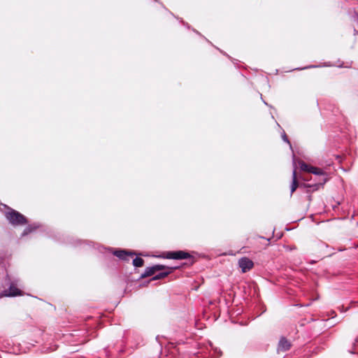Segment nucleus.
Instances as JSON below:
<instances>
[{"instance_id":"obj_4","label":"nucleus","mask_w":358,"mask_h":358,"mask_svg":"<svg viewBox=\"0 0 358 358\" xmlns=\"http://www.w3.org/2000/svg\"><path fill=\"white\" fill-rule=\"evenodd\" d=\"M164 258L177 260L192 259L191 264L194 262L192 256L188 252L184 250L169 251L165 254Z\"/></svg>"},{"instance_id":"obj_6","label":"nucleus","mask_w":358,"mask_h":358,"mask_svg":"<svg viewBox=\"0 0 358 358\" xmlns=\"http://www.w3.org/2000/svg\"><path fill=\"white\" fill-rule=\"evenodd\" d=\"M166 268V266L162 264H156L152 266L147 267L144 272L142 273L138 279L145 278L146 277L155 275L157 271H162Z\"/></svg>"},{"instance_id":"obj_9","label":"nucleus","mask_w":358,"mask_h":358,"mask_svg":"<svg viewBox=\"0 0 358 358\" xmlns=\"http://www.w3.org/2000/svg\"><path fill=\"white\" fill-rule=\"evenodd\" d=\"M290 347V343L285 338L282 337L278 343V351L285 352L289 350Z\"/></svg>"},{"instance_id":"obj_3","label":"nucleus","mask_w":358,"mask_h":358,"mask_svg":"<svg viewBox=\"0 0 358 358\" xmlns=\"http://www.w3.org/2000/svg\"><path fill=\"white\" fill-rule=\"evenodd\" d=\"M310 173L316 176H322V178L320 179L319 182L316 184L312 185L303 184L301 185V186L313 188V190L315 191L317 190L320 186L323 185L327 181V178L326 177L327 173L320 168L312 166Z\"/></svg>"},{"instance_id":"obj_19","label":"nucleus","mask_w":358,"mask_h":358,"mask_svg":"<svg viewBox=\"0 0 358 358\" xmlns=\"http://www.w3.org/2000/svg\"><path fill=\"white\" fill-rule=\"evenodd\" d=\"M180 22H181V23H182L184 26H185L187 29H190V26L189 25V24H188V23H187V22H184L182 20H180Z\"/></svg>"},{"instance_id":"obj_22","label":"nucleus","mask_w":358,"mask_h":358,"mask_svg":"<svg viewBox=\"0 0 358 358\" xmlns=\"http://www.w3.org/2000/svg\"><path fill=\"white\" fill-rule=\"evenodd\" d=\"M220 52H221L222 53H223L224 55H227L228 57H229V56L228 55H227V54H226V52H222V51H221V50H220Z\"/></svg>"},{"instance_id":"obj_12","label":"nucleus","mask_w":358,"mask_h":358,"mask_svg":"<svg viewBox=\"0 0 358 358\" xmlns=\"http://www.w3.org/2000/svg\"><path fill=\"white\" fill-rule=\"evenodd\" d=\"M239 266L243 273H246V257H241L238 261Z\"/></svg>"},{"instance_id":"obj_23","label":"nucleus","mask_w":358,"mask_h":358,"mask_svg":"<svg viewBox=\"0 0 358 358\" xmlns=\"http://www.w3.org/2000/svg\"><path fill=\"white\" fill-rule=\"evenodd\" d=\"M357 33H358V31L355 29H354V34H357Z\"/></svg>"},{"instance_id":"obj_8","label":"nucleus","mask_w":358,"mask_h":358,"mask_svg":"<svg viewBox=\"0 0 358 358\" xmlns=\"http://www.w3.org/2000/svg\"><path fill=\"white\" fill-rule=\"evenodd\" d=\"M41 227V224L40 223H33L31 224H29L22 231V236H25L29 234L30 233H32L35 231L36 229H39Z\"/></svg>"},{"instance_id":"obj_7","label":"nucleus","mask_w":358,"mask_h":358,"mask_svg":"<svg viewBox=\"0 0 358 358\" xmlns=\"http://www.w3.org/2000/svg\"><path fill=\"white\" fill-rule=\"evenodd\" d=\"M177 268H178L177 266L171 267V268L166 266V268L164 269L166 271H161V272L158 273L157 274L155 275L152 278L151 280H157L164 278L166 276H168L173 270H175Z\"/></svg>"},{"instance_id":"obj_1","label":"nucleus","mask_w":358,"mask_h":358,"mask_svg":"<svg viewBox=\"0 0 358 358\" xmlns=\"http://www.w3.org/2000/svg\"><path fill=\"white\" fill-rule=\"evenodd\" d=\"M5 206L8 208L5 216L10 224L13 226H22L28 223V220L24 215L6 205Z\"/></svg>"},{"instance_id":"obj_17","label":"nucleus","mask_w":358,"mask_h":358,"mask_svg":"<svg viewBox=\"0 0 358 358\" xmlns=\"http://www.w3.org/2000/svg\"><path fill=\"white\" fill-rule=\"evenodd\" d=\"M254 266V263L252 260L248 259V271L250 270Z\"/></svg>"},{"instance_id":"obj_20","label":"nucleus","mask_w":358,"mask_h":358,"mask_svg":"<svg viewBox=\"0 0 358 358\" xmlns=\"http://www.w3.org/2000/svg\"><path fill=\"white\" fill-rule=\"evenodd\" d=\"M315 67H317V66L311 65V66H306V67H304V68H301V69L297 68L296 69L301 70V69H306L315 68Z\"/></svg>"},{"instance_id":"obj_18","label":"nucleus","mask_w":358,"mask_h":358,"mask_svg":"<svg viewBox=\"0 0 358 358\" xmlns=\"http://www.w3.org/2000/svg\"><path fill=\"white\" fill-rule=\"evenodd\" d=\"M232 322H234V323H239L241 326H245V323L243 320L239 322L238 320H233Z\"/></svg>"},{"instance_id":"obj_11","label":"nucleus","mask_w":358,"mask_h":358,"mask_svg":"<svg viewBox=\"0 0 358 358\" xmlns=\"http://www.w3.org/2000/svg\"><path fill=\"white\" fill-rule=\"evenodd\" d=\"M144 262H145L143 258L139 257H136V258H134L133 259L132 264L134 267L138 268V267L143 266L144 265Z\"/></svg>"},{"instance_id":"obj_15","label":"nucleus","mask_w":358,"mask_h":358,"mask_svg":"<svg viewBox=\"0 0 358 358\" xmlns=\"http://www.w3.org/2000/svg\"><path fill=\"white\" fill-rule=\"evenodd\" d=\"M71 245L77 246L78 244H81L83 243L82 241L78 239H74L73 238H71V241L69 242Z\"/></svg>"},{"instance_id":"obj_14","label":"nucleus","mask_w":358,"mask_h":358,"mask_svg":"<svg viewBox=\"0 0 358 358\" xmlns=\"http://www.w3.org/2000/svg\"><path fill=\"white\" fill-rule=\"evenodd\" d=\"M282 140L287 143V144H289L290 148H292V144L290 143V141H289L285 132L283 131L282 133Z\"/></svg>"},{"instance_id":"obj_24","label":"nucleus","mask_w":358,"mask_h":358,"mask_svg":"<svg viewBox=\"0 0 358 358\" xmlns=\"http://www.w3.org/2000/svg\"><path fill=\"white\" fill-rule=\"evenodd\" d=\"M357 16H358V14H357Z\"/></svg>"},{"instance_id":"obj_16","label":"nucleus","mask_w":358,"mask_h":358,"mask_svg":"<svg viewBox=\"0 0 358 358\" xmlns=\"http://www.w3.org/2000/svg\"><path fill=\"white\" fill-rule=\"evenodd\" d=\"M213 350H214V354L217 355L215 357H214V355H212V358H218L219 357H220L222 355V351L220 350L217 349V348H214Z\"/></svg>"},{"instance_id":"obj_5","label":"nucleus","mask_w":358,"mask_h":358,"mask_svg":"<svg viewBox=\"0 0 358 358\" xmlns=\"http://www.w3.org/2000/svg\"><path fill=\"white\" fill-rule=\"evenodd\" d=\"M113 255L123 261H129V257H133L136 255V252L134 251L128 250L125 249H115L113 251Z\"/></svg>"},{"instance_id":"obj_13","label":"nucleus","mask_w":358,"mask_h":358,"mask_svg":"<svg viewBox=\"0 0 358 358\" xmlns=\"http://www.w3.org/2000/svg\"><path fill=\"white\" fill-rule=\"evenodd\" d=\"M299 166H300V169L301 171L308 172V173L310 172V168L312 167V166L307 164L306 163H305L303 161H300L299 162Z\"/></svg>"},{"instance_id":"obj_21","label":"nucleus","mask_w":358,"mask_h":358,"mask_svg":"<svg viewBox=\"0 0 358 358\" xmlns=\"http://www.w3.org/2000/svg\"><path fill=\"white\" fill-rule=\"evenodd\" d=\"M193 31H194L195 33H196L197 34L201 35V34H200L198 31H196V30H195V29H193Z\"/></svg>"},{"instance_id":"obj_10","label":"nucleus","mask_w":358,"mask_h":358,"mask_svg":"<svg viewBox=\"0 0 358 358\" xmlns=\"http://www.w3.org/2000/svg\"><path fill=\"white\" fill-rule=\"evenodd\" d=\"M299 187V184L297 182L296 178V169H294L292 172V182L290 186V193L291 195L294 193V192L296 189V188Z\"/></svg>"},{"instance_id":"obj_2","label":"nucleus","mask_w":358,"mask_h":358,"mask_svg":"<svg viewBox=\"0 0 358 358\" xmlns=\"http://www.w3.org/2000/svg\"><path fill=\"white\" fill-rule=\"evenodd\" d=\"M5 283L8 285V289L3 291L6 296H17L22 295V291L17 287V280H11L10 275L6 274Z\"/></svg>"}]
</instances>
